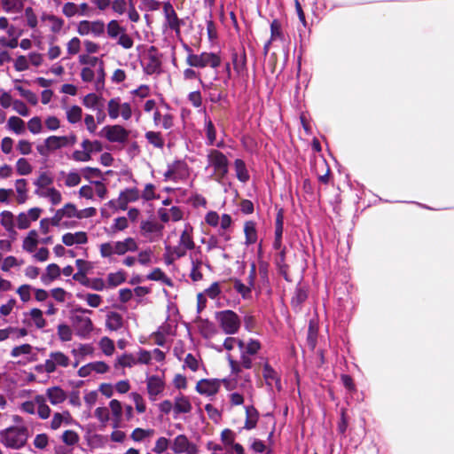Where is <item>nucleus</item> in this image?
I'll return each mask as SVG.
<instances>
[{
	"label": "nucleus",
	"instance_id": "nucleus-26",
	"mask_svg": "<svg viewBox=\"0 0 454 454\" xmlns=\"http://www.w3.org/2000/svg\"><path fill=\"white\" fill-rule=\"evenodd\" d=\"M40 19L53 34L60 33L65 25L62 18L48 12H43Z\"/></svg>",
	"mask_w": 454,
	"mask_h": 454
},
{
	"label": "nucleus",
	"instance_id": "nucleus-8",
	"mask_svg": "<svg viewBox=\"0 0 454 454\" xmlns=\"http://www.w3.org/2000/svg\"><path fill=\"white\" fill-rule=\"evenodd\" d=\"M137 242L132 238H128L123 241L104 243L100 247L101 255H122L129 252H134L137 249Z\"/></svg>",
	"mask_w": 454,
	"mask_h": 454
},
{
	"label": "nucleus",
	"instance_id": "nucleus-11",
	"mask_svg": "<svg viewBox=\"0 0 454 454\" xmlns=\"http://www.w3.org/2000/svg\"><path fill=\"white\" fill-rule=\"evenodd\" d=\"M106 29V25L102 20H81L77 23L76 31L81 36L93 35L101 36Z\"/></svg>",
	"mask_w": 454,
	"mask_h": 454
},
{
	"label": "nucleus",
	"instance_id": "nucleus-24",
	"mask_svg": "<svg viewBox=\"0 0 454 454\" xmlns=\"http://www.w3.org/2000/svg\"><path fill=\"white\" fill-rule=\"evenodd\" d=\"M221 387V380L217 379H203L198 381L196 385V391L204 395H215Z\"/></svg>",
	"mask_w": 454,
	"mask_h": 454
},
{
	"label": "nucleus",
	"instance_id": "nucleus-18",
	"mask_svg": "<svg viewBox=\"0 0 454 454\" xmlns=\"http://www.w3.org/2000/svg\"><path fill=\"white\" fill-rule=\"evenodd\" d=\"M43 213L40 207H32L25 212H20L16 216V226L20 230H26L30 227L33 222L39 219Z\"/></svg>",
	"mask_w": 454,
	"mask_h": 454
},
{
	"label": "nucleus",
	"instance_id": "nucleus-28",
	"mask_svg": "<svg viewBox=\"0 0 454 454\" xmlns=\"http://www.w3.org/2000/svg\"><path fill=\"white\" fill-rule=\"evenodd\" d=\"M245 233V244L248 246H254L258 249V253H261V245L258 243V236L255 223L247 221L244 224Z\"/></svg>",
	"mask_w": 454,
	"mask_h": 454
},
{
	"label": "nucleus",
	"instance_id": "nucleus-34",
	"mask_svg": "<svg viewBox=\"0 0 454 454\" xmlns=\"http://www.w3.org/2000/svg\"><path fill=\"white\" fill-rule=\"evenodd\" d=\"M253 391H254L253 386L248 380L247 385H243V392L242 393L233 392L229 395V400H230L231 404L233 406L243 404L244 400H245V395H248L251 397L253 395Z\"/></svg>",
	"mask_w": 454,
	"mask_h": 454
},
{
	"label": "nucleus",
	"instance_id": "nucleus-30",
	"mask_svg": "<svg viewBox=\"0 0 454 454\" xmlns=\"http://www.w3.org/2000/svg\"><path fill=\"white\" fill-rule=\"evenodd\" d=\"M160 219L168 223L169 221L177 222L184 216V211L179 207H172L170 208H160L158 210Z\"/></svg>",
	"mask_w": 454,
	"mask_h": 454
},
{
	"label": "nucleus",
	"instance_id": "nucleus-32",
	"mask_svg": "<svg viewBox=\"0 0 454 454\" xmlns=\"http://www.w3.org/2000/svg\"><path fill=\"white\" fill-rule=\"evenodd\" d=\"M0 223L10 235H16V216L9 210L0 213Z\"/></svg>",
	"mask_w": 454,
	"mask_h": 454
},
{
	"label": "nucleus",
	"instance_id": "nucleus-31",
	"mask_svg": "<svg viewBox=\"0 0 454 454\" xmlns=\"http://www.w3.org/2000/svg\"><path fill=\"white\" fill-rule=\"evenodd\" d=\"M142 234L150 239L160 237L162 233V226L152 221L143 222L141 224Z\"/></svg>",
	"mask_w": 454,
	"mask_h": 454
},
{
	"label": "nucleus",
	"instance_id": "nucleus-14",
	"mask_svg": "<svg viewBox=\"0 0 454 454\" xmlns=\"http://www.w3.org/2000/svg\"><path fill=\"white\" fill-rule=\"evenodd\" d=\"M76 218V207L73 203H67L61 208L56 210L51 217L52 226L67 227V223L64 219Z\"/></svg>",
	"mask_w": 454,
	"mask_h": 454
},
{
	"label": "nucleus",
	"instance_id": "nucleus-2",
	"mask_svg": "<svg viewBox=\"0 0 454 454\" xmlns=\"http://www.w3.org/2000/svg\"><path fill=\"white\" fill-rule=\"evenodd\" d=\"M207 159L206 169L210 171V177L217 182H221L228 173V160L226 156L223 153L212 149L208 152Z\"/></svg>",
	"mask_w": 454,
	"mask_h": 454
},
{
	"label": "nucleus",
	"instance_id": "nucleus-6",
	"mask_svg": "<svg viewBox=\"0 0 454 454\" xmlns=\"http://www.w3.org/2000/svg\"><path fill=\"white\" fill-rule=\"evenodd\" d=\"M107 114L112 120L121 118L129 121L132 117L133 109L130 103L122 101L120 97H114L107 102Z\"/></svg>",
	"mask_w": 454,
	"mask_h": 454
},
{
	"label": "nucleus",
	"instance_id": "nucleus-29",
	"mask_svg": "<svg viewBox=\"0 0 454 454\" xmlns=\"http://www.w3.org/2000/svg\"><path fill=\"white\" fill-rule=\"evenodd\" d=\"M74 326L80 336H86L93 330V324L90 317L76 315L73 318Z\"/></svg>",
	"mask_w": 454,
	"mask_h": 454
},
{
	"label": "nucleus",
	"instance_id": "nucleus-46",
	"mask_svg": "<svg viewBox=\"0 0 454 454\" xmlns=\"http://www.w3.org/2000/svg\"><path fill=\"white\" fill-rule=\"evenodd\" d=\"M106 325L110 331H118L123 325L122 316L114 311L109 312L106 315Z\"/></svg>",
	"mask_w": 454,
	"mask_h": 454
},
{
	"label": "nucleus",
	"instance_id": "nucleus-27",
	"mask_svg": "<svg viewBox=\"0 0 454 454\" xmlns=\"http://www.w3.org/2000/svg\"><path fill=\"white\" fill-rule=\"evenodd\" d=\"M74 422L70 411H63L61 412H54L50 421L49 427L56 431L63 426H70Z\"/></svg>",
	"mask_w": 454,
	"mask_h": 454
},
{
	"label": "nucleus",
	"instance_id": "nucleus-15",
	"mask_svg": "<svg viewBox=\"0 0 454 454\" xmlns=\"http://www.w3.org/2000/svg\"><path fill=\"white\" fill-rule=\"evenodd\" d=\"M176 328V325L175 322L166 321L156 332L152 333L151 338L156 345L164 346L168 339L175 334Z\"/></svg>",
	"mask_w": 454,
	"mask_h": 454
},
{
	"label": "nucleus",
	"instance_id": "nucleus-58",
	"mask_svg": "<svg viewBox=\"0 0 454 454\" xmlns=\"http://www.w3.org/2000/svg\"><path fill=\"white\" fill-rule=\"evenodd\" d=\"M153 434H154L153 429H144V428L137 427L132 431V433L130 434V438L134 442H142L147 438L152 437Z\"/></svg>",
	"mask_w": 454,
	"mask_h": 454
},
{
	"label": "nucleus",
	"instance_id": "nucleus-20",
	"mask_svg": "<svg viewBox=\"0 0 454 454\" xmlns=\"http://www.w3.org/2000/svg\"><path fill=\"white\" fill-rule=\"evenodd\" d=\"M81 78L84 82H94L96 90H101L105 85V72L103 67L98 70V76L96 77L95 71L89 67H83L81 70Z\"/></svg>",
	"mask_w": 454,
	"mask_h": 454
},
{
	"label": "nucleus",
	"instance_id": "nucleus-63",
	"mask_svg": "<svg viewBox=\"0 0 454 454\" xmlns=\"http://www.w3.org/2000/svg\"><path fill=\"white\" fill-rule=\"evenodd\" d=\"M27 129L33 135H37L43 132V125L39 116H34L27 121Z\"/></svg>",
	"mask_w": 454,
	"mask_h": 454
},
{
	"label": "nucleus",
	"instance_id": "nucleus-13",
	"mask_svg": "<svg viewBox=\"0 0 454 454\" xmlns=\"http://www.w3.org/2000/svg\"><path fill=\"white\" fill-rule=\"evenodd\" d=\"M171 450L176 454H199L197 445L191 442L184 434H178L174 438L171 443Z\"/></svg>",
	"mask_w": 454,
	"mask_h": 454
},
{
	"label": "nucleus",
	"instance_id": "nucleus-43",
	"mask_svg": "<svg viewBox=\"0 0 454 454\" xmlns=\"http://www.w3.org/2000/svg\"><path fill=\"white\" fill-rule=\"evenodd\" d=\"M246 410V421L244 428L251 430L257 425L259 419V413L253 405H247L245 407Z\"/></svg>",
	"mask_w": 454,
	"mask_h": 454
},
{
	"label": "nucleus",
	"instance_id": "nucleus-35",
	"mask_svg": "<svg viewBox=\"0 0 454 454\" xmlns=\"http://www.w3.org/2000/svg\"><path fill=\"white\" fill-rule=\"evenodd\" d=\"M87 241V233L84 231L67 232L62 236V242L68 247L85 244Z\"/></svg>",
	"mask_w": 454,
	"mask_h": 454
},
{
	"label": "nucleus",
	"instance_id": "nucleus-12",
	"mask_svg": "<svg viewBox=\"0 0 454 454\" xmlns=\"http://www.w3.org/2000/svg\"><path fill=\"white\" fill-rule=\"evenodd\" d=\"M146 392L151 402H155L163 394L166 382L163 377L150 375L145 379Z\"/></svg>",
	"mask_w": 454,
	"mask_h": 454
},
{
	"label": "nucleus",
	"instance_id": "nucleus-16",
	"mask_svg": "<svg viewBox=\"0 0 454 454\" xmlns=\"http://www.w3.org/2000/svg\"><path fill=\"white\" fill-rule=\"evenodd\" d=\"M139 198V191L137 188H129L122 191L117 200L109 201V205L115 208L125 210L129 203L135 202Z\"/></svg>",
	"mask_w": 454,
	"mask_h": 454
},
{
	"label": "nucleus",
	"instance_id": "nucleus-40",
	"mask_svg": "<svg viewBox=\"0 0 454 454\" xmlns=\"http://www.w3.org/2000/svg\"><path fill=\"white\" fill-rule=\"evenodd\" d=\"M262 376L268 386L272 387L275 385L278 390L281 388L280 380L277 372L268 363L263 365Z\"/></svg>",
	"mask_w": 454,
	"mask_h": 454
},
{
	"label": "nucleus",
	"instance_id": "nucleus-42",
	"mask_svg": "<svg viewBox=\"0 0 454 454\" xmlns=\"http://www.w3.org/2000/svg\"><path fill=\"white\" fill-rule=\"evenodd\" d=\"M153 122L157 127H161L165 129H171L174 125V119L172 114H161L158 110L153 113Z\"/></svg>",
	"mask_w": 454,
	"mask_h": 454
},
{
	"label": "nucleus",
	"instance_id": "nucleus-21",
	"mask_svg": "<svg viewBox=\"0 0 454 454\" xmlns=\"http://www.w3.org/2000/svg\"><path fill=\"white\" fill-rule=\"evenodd\" d=\"M230 215L223 214L221 217L215 211H209L205 215V223L214 228L220 227L222 231H226L231 224Z\"/></svg>",
	"mask_w": 454,
	"mask_h": 454
},
{
	"label": "nucleus",
	"instance_id": "nucleus-25",
	"mask_svg": "<svg viewBox=\"0 0 454 454\" xmlns=\"http://www.w3.org/2000/svg\"><path fill=\"white\" fill-rule=\"evenodd\" d=\"M112 427L119 428L122 423L123 404L118 399H112L108 403Z\"/></svg>",
	"mask_w": 454,
	"mask_h": 454
},
{
	"label": "nucleus",
	"instance_id": "nucleus-22",
	"mask_svg": "<svg viewBox=\"0 0 454 454\" xmlns=\"http://www.w3.org/2000/svg\"><path fill=\"white\" fill-rule=\"evenodd\" d=\"M189 168L185 162L177 160L168 166L165 177L168 180H183L188 177Z\"/></svg>",
	"mask_w": 454,
	"mask_h": 454
},
{
	"label": "nucleus",
	"instance_id": "nucleus-1",
	"mask_svg": "<svg viewBox=\"0 0 454 454\" xmlns=\"http://www.w3.org/2000/svg\"><path fill=\"white\" fill-rule=\"evenodd\" d=\"M27 429L24 427L12 426L0 431V442L8 449L23 448L27 444Z\"/></svg>",
	"mask_w": 454,
	"mask_h": 454
},
{
	"label": "nucleus",
	"instance_id": "nucleus-54",
	"mask_svg": "<svg viewBox=\"0 0 454 454\" xmlns=\"http://www.w3.org/2000/svg\"><path fill=\"white\" fill-rule=\"evenodd\" d=\"M129 398L134 403L135 410L137 413L142 414L146 411V409H147L146 402L140 393L131 392L129 394Z\"/></svg>",
	"mask_w": 454,
	"mask_h": 454
},
{
	"label": "nucleus",
	"instance_id": "nucleus-60",
	"mask_svg": "<svg viewBox=\"0 0 454 454\" xmlns=\"http://www.w3.org/2000/svg\"><path fill=\"white\" fill-rule=\"evenodd\" d=\"M16 171L20 176H27L32 173L33 167L26 158H20L15 164Z\"/></svg>",
	"mask_w": 454,
	"mask_h": 454
},
{
	"label": "nucleus",
	"instance_id": "nucleus-5",
	"mask_svg": "<svg viewBox=\"0 0 454 454\" xmlns=\"http://www.w3.org/2000/svg\"><path fill=\"white\" fill-rule=\"evenodd\" d=\"M20 410L29 415H34L36 412L41 419H49L51 413V410L46 403V398L43 395H36L33 401L22 403Z\"/></svg>",
	"mask_w": 454,
	"mask_h": 454
},
{
	"label": "nucleus",
	"instance_id": "nucleus-52",
	"mask_svg": "<svg viewBox=\"0 0 454 454\" xmlns=\"http://www.w3.org/2000/svg\"><path fill=\"white\" fill-rule=\"evenodd\" d=\"M98 348L102 353L106 356H111L115 351V346L113 340L109 337L104 336L98 340Z\"/></svg>",
	"mask_w": 454,
	"mask_h": 454
},
{
	"label": "nucleus",
	"instance_id": "nucleus-23",
	"mask_svg": "<svg viewBox=\"0 0 454 454\" xmlns=\"http://www.w3.org/2000/svg\"><path fill=\"white\" fill-rule=\"evenodd\" d=\"M161 68V60L160 58L156 51V50L152 47L144 60V69L147 74H153L160 73Z\"/></svg>",
	"mask_w": 454,
	"mask_h": 454
},
{
	"label": "nucleus",
	"instance_id": "nucleus-10",
	"mask_svg": "<svg viewBox=\"0 0 454 454\" xmlns=\"http://www.w3.org/2000/svg\"><path fill=\"white\" fill-rule=\"evenodd\" d=\"M70 364V358L63 352H51L44 364L39 365L37 370H43L47 373L54 372L58 367H67Z\"/></svg>",
	"mask_w": 454,
	"mask_h": 454
},
{
	"label": "nucleus",
	"instance_id": "nucleus-57",
	"mask_svg": "<svg viewBox=\"0 0 454 454\" xmlns=\"http://www.w3.org/2000/svg\"><path fill=\"white\" fill-rule=\"evenodd\" d=\"M125 31V28L115 20H110L106 25V32L110 38L116 39Z\"/></svg>",
	"mask_w": 454,
	"mask_h": 454
},
{
	"label": "nucleus",
	"instance_id": "nucleus-59",
	"mask_svg": "<svg viewBox=\"0 0 454 454\" xmlns=\"http://www.w3.org/2000/svg\"><path fill=\"white\" fill-rule=\"evenodd\" d=\"M60 274V270L58 265L56 264H50L47 267V271L44 275L42 276V281L43 284L48 285L52 280L57 278Z\"/></svg>",
	"mask_w": 454,
	"mask_h": 454
},
{
	"label": "nucleus",
	"instance_id": "nucleus-17",
	"mask_svg": "<svg viewBox=\"0 0 454 454\" xmlns=\"http://www.w3.org/2000/svg\"><path fill=\"white\" fill-rule=\"evenodd\" d=\"M163 12L165 17L164 27L166 28L173 30L176 36L180 35V27L183 21L178 19L174 7L169 2L164 3Z\"/></svg>",
	"mask_w": 454,
	"mask_h": 454
},
{
	"label": "nucleus",
	"instance_id": "nucleus-61",
	"mask_svg": "<svg viewBox=\"0 0 454 454\" xmlns=\"http://www.w3.org/2000/svg\"><path fill=\"white\" fill-rule=\"evenodd\" d=\"M33 349V347L27 343L16 346L11 350V356L13 358H18L21 356H29L32 354Z\"/></svg>",
	"mask_w": 454,
	"mask_h": 454
},
{
	"label": "nucleus",
	"instance_id": "nucleus-53",
	"mask_svg": "<svg viewBox=\"0 0 454 454\" xmlns=\"http://www.w3.org/2000/svg\"><path fill=\"white\" fill-rule=\"evenodd\" d=\"M125 281L126 274L121 270L109 273L106 278L107 287H116Z\"/></svg>",
	"mask_w": 454,
	"mask_h": 454
},
{
	"label": "nucleus",
	"instance_id": "nucleus-50",
	"mask_svg": "<svg viewBox=\"0 0 454 454\" xmlns=\"http://www.w3.org/2000/svg\"><path fill=\"white\" fill-rule=\"evenodd\" d=\"M25 0H1L2 8L5 12H20L24 6Z\"/></svg>",
	"mask_w": 454,
	"mask_h": 454
},
{
	"label": "nucleus",
	"instance_id": "nucleus-37",
	"mask_svg": "<svg viewBox=\"0 0 454 454\" xmlns=\"http://www.w3.org/2000/svg\"><path fill=\"white\" fill-rule=\"evenodd\" d=\"M192 403L187 396L180 394L175 397L174 412L176 415L189 413L192 411Z\"/></svg>",
	"mask_w": 454,
	"mask_h": 454
},
{
	"label": "nucleus",
	"instance_id": "nucleus-45",
	"mask_svg": "<svg viewBox=\"0 0 454 454\" xmlns=\"http://www.w3.org/2000/svg\"><path fill=\"white\" fill-rule=\"evenodd\" d=\"M39 235L35 230L30 231L23 240V248L27 253H33L39 244Z\"/></svg>",
	"mask_w": 454,
	"mask_h": 454
},
{
	"label": "nucleus",
	"instance_id": "nucleus-36",
	"mask_svg": "<svg viewBox=\"0 0 454 454\" xmlns=\"http://www.w3.org/2000/svg\"><path fill=\"white\" fill-rule=\"evenodd\" d=\"M39 197L47 199L53 206H57L62 201V194L55 187H48L35 192Z\"/></svg>",
	"mask_w": 454,
	"mask_h": 454
},
{
	"label": "nucleus",
	"instance_id": "nucleus-64",
	"mask_svg": "<svg viewBox=\"0 0 454 454\" xmlns=\"http://www.w3.org/2000/svg\"><path fill=\"white\" fill-rule=\"evenodd\" d=\"M62 442L67 446H74L80 440L79 434L74 430H66L61 435Z\"/></svg>",
	"mask_w": 454,
	"mask_h": 454
},
{
	"label": "nucleus",
	"instance_id": "nucleus-39",
	"mask_svg": "<svg viewBox=\"0 0 454 454\" xmlns=\"http://www.w3.org/2000/svg\"><path fill=\"white\" fill-rule=\"evenodd\" d=\"M192 231V226L190 223H185L180 238V247L184 251L191 250L194 247Z\"/></svg>",
	"mask_w": 454,
	"mask_h": 454
},
{
	"label": "nucleus",
	"instance_id": "nucleus-55",
	"mask_svg": "<svg viewBox=\"0 0 454 454\" xmlns=\"http://www.w3.org/2000/svg\"><path fill=\"white\" fill-rule=\"evenodd\" d=\"M234 168L237 178L242 183L247 182L249 179V174L245 162L242 160L237 159L234 162Z\"/></svg>",
	"mask_w": 454,
	"mask_h": 454
},
{
	"label": "nucleus",
	"instance_id": "nucleus-38",
	"mask_svg": "<svg viewBox=\"0 0 454 454\" xmlns=\"http://www.w3.org/2000/svg\"><path fill=\"white\" fill-rule=\"evenodd\" d=\"M16 192V201L18 204H24L28 199L27 182L26 179L20 178L14 182Z\"/></svg>",
	"mask_w": 454,
	"mask_h": 454
},
{
	"label": "nucleus",
	"instance_id": "nucleus-48",
	"mask_svg": "<svg viewBox=\"0 0 454 454\" xmlns=\"http://www.w3.org/2000/svg\"><path fill=\"white\" fill-rule=\"evenodd\" d=\"M205 131L207 139V144L210 145L221 146L223 142H217L216 131L212 121L209 118H205Z\"/></svg>",
	"mask_w": 454,
	"mask_h": 454
},
{
	"label": "nucleus",
	"instance_id": "nucleus-41",
	"mask_svg": "<svg viewBox=\"0 0 454 454\" xmlns=\"http://www.w3.org/2000/svg\"><path fill=\"white\" fill-rule=\"evenodd\" d=\"M137 365L136 354L124 353L119 356L114 362V368H132Z\"/></svg>",
	"mask_w": 454,
	"mask_h": 454
},
{
	"label": "nucleus",
	"instance_id": "nucleus-3",
	"mask_svg": "<svg viewBox=\"0 0 454 454\" xmlns=\"http://www.w3.org/2000/svg\"><path fill=\"white\" fill-rule=\"evenodd\" d=\"M76 141L74 136H50L43 144L37 145L36 151L43 157H48L53 152L73 145Z\"/></svg>",
	"mask_w": 454,
	"mask_h": 454
},
{
	"label": "nucleus",
	"instance_id": "nucleus-51",
	"mask_svg": "<svg viewBox=\"0 0 454 454\" xmlns=\"http://www.w3.org/2000/svg\"><path fill=\"white\" fill-rule=\"evenodd\" d=\"M67 120L71 124H75L82 120V110L78 106H72L66 109Z\"/></svg>",
	"mask_w": 454,
	"mask_h": 454
},
{
	"label": "nucleus",
	"instance_id": "nucleus-49",
	"mask_svg": "<svg viewBox=\"0 0 454 454\" xmlns=\"http://www.w3.org/2000/svg\"><path fill=\"white\" fill-rule=\"evenodd\" d=\"M53 183V176L51 172L43 171L41 172L37 179L35 181L34 184L36 187L35 192L38 191H42L48 187H51V184Z\"/></svg>",
	"mask_w": 454,
	"mask_h": 454
},
{
	"label": "nucleus",
	"instance_id": "nucleus-7",
	"mask_svg": "<svg viewBox=\"0 0 454 454\" xmlns=\"http://www.w3.org/2000/svg\"><path fill=\"white\" fill-rule=\"evenodd\" d=\"M186 63L192 67L204 68L209 67L216 68L221 64V58L214 52L204 51L200 54L190 52L186 58Z\"/></svg>",
	"mask_w": 454,
	"mask_h": 454
},
{
	"label": "nucleus",
	"instance_id": "nucleus-56",
	"mask_svg": "<svg viewBox=\"0 0 454 454\" xmlns=\"http://www.w3.org/2000/svg\"><path fill=\"white\" fill-rule=\"evenodd\" d=\"M14 90H17L23 98H25L29 104L35 106L38 103V98L35 93L28 89H25L20 84L16 83Z\"/></svg>",
	"mask_w": 454,
	"mask_h": 454
},
{
	"label": "nucleus",
	"instance_id": "nucleus-33",
	"mask_svg": "<svg viewBox=\"0 0 454 454\" xmlns=\"http://www.w3.org/2000/svg\"><path fill=\"white\" fill-rule=\"evenodd\" d=\"M44 396L52 405H59L67 399V393L59 387H51L46 389Z\"/></svg>",
	"mask_w": 454,
	"mask_h": 454
},
{
	"label": "nucleus",
	"instance_id": "nucleus-19",
	"mask_svg": "<svg viewBox=\"0 0 454 454\" xmlns=\"http://www.w3.org/2000/svg\"><path fill=\"white\" fill-rule=\"evenodd\" d=\"M136 357L137 364L149 365L152 364L153 360L162 363L166 358V355L159 348H154L152 351L139 348L136 353Z\"/></svg>",
	"mask_w": 454,
	"mask_h": 454
},
{
	"label": "nucleus",
	"instance_id": "nucleus-44",
	"mask_svg": "<svg viewBox=\"0 0 454 454\" xmlns=\"http://www.w3.org/2000/svg\"><path fill=\"white\" fill-rule=\"evenodd\" d=\"M6 127L10 131L17 135H21L26 131L25 121L16 115L9 117V119L7 120Z\"/></svg>",
	"mask_w": 454,
	"mask_h": 454
},
{
	"label": "nucleus",
	"instance_id": "nucleus-9",
	"mask_svg": "<svg viewBox=\"0 0 454 454\" xmlns=\"http://www.w3.org/2000/svg\"><path fill=\"white\" fill-rule=\"evenodd\" d=\"M100 136L111 143L125 144L129 139V131L119 124L106 125L102 129Z\"/></svg>",
	"mask_w": 454,
	"mask_h": 454
},
{
	"label": "nucleus",
	"instance_id": "nucleus-47",
	"mask_svg": "<svg viewBox=\"0 0 454 454\" xmlns=\"http://www.w3.org/2000/svg\"><path fill=\"white\" fill-rule=\"evenodd\" d=\"M198 329L200 333L206 339H210L217 333L216 326L208 320H200L198 323Z\"/></svg>",
	"mask_w": 454,
	"mask_h": 454
},
{
	"label": "nucleus",
	"instance_id": "nucleus-62",
	"mask_svg": "<svg viewBox=\"0 0 454 454\" xmlns=\"http://www.w3.org/2000/svg\"><path fill=\"white\" fill-rule=\"evenodd\" d=\"M30 318L36 328L42 329L46 325V321L43 317V311L39 309H32L29 311Z\"/></svg>",
	"mask_w": 454,
	"mask_h": 454
},
{
	"label": "nucleus",
	"instance_id": "nucleus-4",
	"mask_svg": "<svg viewBox=\"0 0 454 454\" xmlns=\"http://www.w3.org/2000/svg\"><path fill=\"white\" fill-rule=\"evenodd\" d=\"M215 318L219 328L226 335L236 334L241 326V320L239 317L236 312L231 309L216 312Z\"/></svg>",
	"mask_w": 454,
	"mask_h": 454
}]
</instances>
